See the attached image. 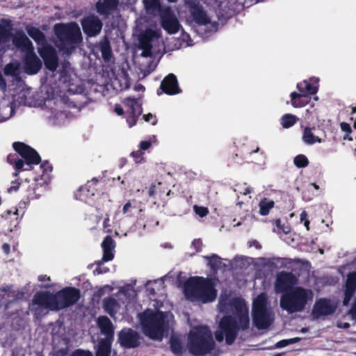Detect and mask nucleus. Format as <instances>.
<instances>
[{
    "instance_id": "nucleus-8",
    "label": "nucleus",
    "mask_w": 356,
    "mask_h": 356,
    "mask_svg": "<svg viewBox=\"0 0 356 356\" xmlns=\"http://www.w3.org/2000/svg\"><path fill=\"white\" fill-rule=\"evenodd\" d=\"M145 334L154 340H161L168 328V322L163 312L151 314L142 321Z\"/></svg>"
},
{
    "instance_id": "nucleus-51",
    "label": "nucleus",
    "mask_w": 356,
    "mask_h": 356,
    "mask_svg": "<svg viewBox=\"0 0 356 356\" xmlns=\"http://www.w3.org/2000/svg\"><path fill=\"white\" fill-rule=\"evenodd\" d=\"M162 184L161 182L158 183V186L152 185L148 191L149 197H154L158 194V188L161 186Z\"/></svg>"
},
{
    "instance_id": "nucleus-42",
    "label": "nucleus",
    "mask_w": 356,
    "mask_h": 356,
    "mask_svg": "<svg viewBox=\"0 0 356 356\" xmlns=\"http://www.w3.org/2000/svg\"><path fill=\"white\" fill-rule=\"evenodd\" d=\"M103 250H115V242L111 236L107 235L102 243Z\"/></svg>"
},
{
    "instance_id": "nucleus-50",
    "label": "nucleus",
    "mask_w": 356,
    "mask_h": 356,
    "mask_svg": "<svg viewBox=\"0 0 356 356\" xmlns=\"http://www.w3.org/2000/svg\"><path fill=\"white\" fill-rule=\"evenodd\" d=\"M70 356H93L92 353L90 350H86L82 349L75 350Z\"/></svg>"
},
{
    "instance_id": "nucleus-11",
    "label": "nucleus",
    "mask_w": 356,
    "mask_h": 356,
    "mask_svg": "<svg viewBox=\"0 0 356 356\" xmlns=\"http://www.w3.org/2000/svg\"><path fill=\"white\" fill-rule=\"evenodd\" d=\"M118 342L124 348H135L140 344V337L136 330L124 327L118 334Z\"/></svg>"
},
{
    "instance_id": "nucleus-19",
    "label": "nucleus",
    "mask_w": 356,
    "mask_h": 356,
    "mask_svg": "<svg viewBox=\"0 0 356 356\" xmlns=\"http://www.w3.org/2000/svg\"><path fill=\"white\" fill-rule=\"evenodd\" d=\"M42 67V62L33 51L26 52L24 58V68L26 74H37Z\"/></svg>"
},
{
    "instance_id": "nucleus-5",
    "label": "nucleus",
    "mask_w": 356,
    "mask_h": 356,
    "mask_svg": "<svg viewBox=\"0 0 356 356\" xmlns=\"http://www.w3.org/2000/svg\"><path fill=\"white\" fill-rule=\"evenodd\" d=\"M312 298L313 293L310 289L298 286L284 293L280 298V305L283 310L293 314L303 311Z\"/></svg>"
},
{
    "instance_id": "nucleus-52",
    "label": "nucleus",
    "mask_w": 356,
    "mask_h": 356,
    "mask_svg": "<svg viewBox=\"0 0 356 356\" xmlns=\"http://www.w3.org/2000/svg\"><path fill=\"white\" fill-rule=\"evenodd\" d=\"M33 186H35V189L34 190V195H36V199L39 198L42 192V186L40 183H38L35 180L34 182L32 183Z\"/></svg>"
},
{
    "instance_id": "nucleus-2",
    "label": "nucleus",
    "mask_w": 356,
    "mask_h": 356,
    "mask_svg": "<svg viewBox=\"0 0 356 356\" xmlns=\"http://www.w3.org/2000/svg\"><path fill=\"white\" fill-rule=\"evenodd\" d=\"M186 347L193 356L213 354L218 356L221 350L216 348L213 334L206 325L197 326L188 334Z\"/></svg>"
},
{
    "instance_id": "nucleus-3",
    "label": "nucleus",
    "mask_w": 356,
    "mask_h": 356,
    "mask_svg": "<svg viewBox=\"0 0 356 356\" xmlns=\"http://www.w3.org/2000/svg\"><path fill=\"white\" fill-rule=\"evenodd\" d=\"M184 293L188 300H200L203 302L213 301L217 291L212 279L195 276L187 279L183 284Z\"/></svg>"
},
{
    "instance_id": "nucleus-61",
    "label": "nucleus",
    "mask_w": 356,
    "mask_h": 356,
    "mask_svg": "<svg viewBox=\"0 0 356 356\" xmlns=\"http://www.w3.org/2000/svg\"><path fill=\"white\" fill-rule=\"evenodd\" d=\"M152 48L142 49L143 51H142L141 56L143 57H145V58L152 56Z\"/></svg>"
},
{
    "instance_id": "nucleus-47",
    "label": "nucleus",
    "mask_w": 356,
    "mask_h": 356,
    "mask_svg": "<svg viewBox=\"0 0 356 356\" xmlns=\"http://www.w3.org/2000/svg\"><path fill=\"white\" fill-rule=\"evenodd\" d=\"M104 261H99L97 262V267L96 269L93 271V273L95 275H99L103 274L108 272L109 268L107 267H104L103 265Z\"/></svg>"
},
{
    "instance_id": "nucleus-1",
    "label": "nucleus",
    "mask_w": 356,
    "mask_h": 356,
    "mask_svg": "<svg viewBox=\"0 0 356 356\" xmlns=\"http://www.w3.org/2000/svg\"><path fill=\"white\" fill-rule=\"evenodd\" d=\"M81 298L79 289L66 286L54 293L49 291H38L32 302L51 311H59L76 304Z\"/></svg>"
},
{
    "instance_id": "nucleus-39",
    "label": "nucleus",
    "mask_w": 356,
    "mask_h": 356,
    "mask_svg": "<svg viewBox=\"0 0 356 356\" xmlns=\"http://www.w3.org/2000/svg\"><path fill=\"white\" fill-rule=\"evenodd\" d=\"M144 4L147 10L159 11L161 13V10L163 9L159 0H144Z\"/></svg>"
},
{
    "instance_id": "nucleus-30",
    "label": "nucleus",
    "mask_w": 356,
    "mask_h": 356,
    "mask_svg": "<svg viewBox=\"0 0 356 356\" xmlns=\"http://www.w3.org/2000/svg\"><path fill=\"white\" fill-rule=\"evenodd\" d=\"M112 341L111 339H101L99 341L95 356H110Z\"/></svg>"
},
{
    "instance_id": "nucleus-29",
    "label": "nucleus",
    "mask_w": 356,
    "mask_h": 356,
    "mask_svg": "<svg viewBox=\"0 0 356 356\" xmlns=\"http://www.w3.org/2000/svg\"><path fill=\"white\" fill-rule=\"evenodd\" d=\"M29 35L38 44L42 47L49 45L45 35L38 28L30 26L26 29Z\"/></svg>"
},
{
    "instance_id": "nucleus-57",
    "label": "nucleus",
    "mask_w": 356,
    "mask_h": 356,
    "mask_svg": "<svg viewBox=\"0 0 356 356\" xmlns=\"http://www.w3.org/2000/svg\"><path fill=\"white\" fill-rule=\"evenodd\" d=\"M20 186H21V184L18 181V180L13 181L11 182L10 187L8 188V191L9 192L16 191H17L19 189Z\"/></svg>"
},
{
    "instance_id": "nucleus-40",
    "label": "nucleus",
    "mask_w": 356,
    "mask_h": 356,
    "mask_svg": "<svg viewBox=\"0 0 356 356\" xmlns=\"http://www.w3.org/2000/svg\"><path fill=\"white\" fill-rule=\"evenodd\" d=\"M309 163V160L305 154H298L293 159V163L298 168L307 167Z\"/></svg>"
},
{
    "instance_id": "nucleus-21",
    "label": "nucleus",
    "mask_w": 356,
    "mask_h": 356,
    "mask_svg": "<svg viewBox=\"0 0 356 356\" xmlns=\"http://www.w3.org/2000/svg\"><path fill=\"white\" fill-rule=\"evenodd\" d=\"M99 180L97 178H92V180L88 181L85 186H81L74 193V197L76 200H86V199L94 196L97 189L95 186Z\"/></svg>"
},
{
    "instance_id": "nucleus-64",
    "label": "nucleus",
    "mask_w": 356,
    "mask_h": 356,
    "mask_svg": "<svg viewBox=\"0 0 356 356\" xmlns=\"http://www.w3.org/2000/svg\"><path fill=\"white\" fill-rule=\"evenodd\" d=\"M289 341L286 339L281 340L276 343V347L282 348L289 345Z\"/></svg>"
},
{
    "instance_id": "nucleus-20",
    "label": "nucleus",
    "mask_w": 356,
    "mask_h": 356,
    "mask_svg": "<svg viewBox=\"0 0 356 356\" xmlns=\"http://www.w3.org/2000/svg\"><path fill=\"white\" fill-rule=\"evenodd\" d=\"M12 42L17 49L25 54L34 49L32 42L22 31H18L15 33Z\"/></svg>"
},
{
    "instance_id": "nucleus-7",
    "label": "nucleus",
    "mask_w": 356,
    "mask_h": 356,
    "mask_svg": "<svg viewBox=\"0 0 356 356\" xmlns=\"http://www.w3.org/2000/svg\"><path fill=\"white\" fill-rule=\"evenodd\" d=\"M240 327L235 318L232 316H223L219 323L218 329L215 332V339L218 342L225 340L227 346L232 345L238 337Z\"/></svg>"
},
{
    "instance_id": "nucleus-6",
    "label": "nucleus",
    "mask_w": 356,
    "mask_h": 356,
    "mask_svg": "<svg viewBox=\"0 0 356 356\" xmlns=\"http://www.w3.org/2000/svg\"><path fill=\"white\" fill-rule=\"evenodd\" d=\"M268 298L265 293H261L252 303V321L259 330L267 329L273 322V317L268 308Z\"/></svg>"
},
{
    "instance_id": "nucleus-15",
    "label": "nucleus",
    "mask_w": 356,
    "mask_h": 356,
    "mask_svg": "<svg viewBox=\"0 0 356 356\" xmlns=\"http://www.w3.org/2000/svg\"><path fill=\"white\" fill-rule=\"evenodd\" d=\"M336 307L330 300L321 298L316 301L314 305L312 315L314 319H318L321 316H326L334 313Z\"/></svg>"
},
{
    "instance_id": "nucleus-55",
    "label": "nucleus",
    "mask_w": 356,
    "mask_h": 356,
    "mask_svg": "<svg viewBox=\"0 0 356 356\" xmlns=\"http://www.w3.org/2000/svg\"><path fill=\"white\" fill-rule=\"evenodd\" d=\"M192 245L197 252H200L202 250V243L200 238L194 239L192 242Z\"/></svg>"
},
{
    "instance_id": "nucleus-32",
    "label": "nucleus",
    "mask_w": 356,
    "mask_h": 356,
    "mask_svg": "<svg viewBox=\"0 0 356 356\" xmlns=\"http://www.w3.org/2000/svg\"><path fill=\"white\" fill-rule=\"evenodd\" d=\"M312 129H314V128H311L309 127H306L304 129L302 139L303 142L307 145H313L316 143H321L322 142L321 138H320L318 136H316L312 133Z\"/></svg>"
},
{
    "instance_id": "nucleus-25",
    "label": "nucleus",
    "mask_w": 356,
    "mask_h": 356,
    "mask_svg": "<svg viewBox=\"0 0 356 356\" xmlns=\"http://www.w3.org/2000/svg\"><path fill=\"white\" fill-rule=\"evenodd\" d=\"M318 79L312 77L309 80H305L298 83L296 86L297 89L300 92L309 97L316 94L318 88Z\"/></svg>"
},
{
    "instance_id": "nucleus-35",
    "label": "nucleus",
    "mask_w": 356,
    "mask_h": 356,
    "mask_svg": "<svg viewBox=\"0 0 356 356\" xmlns=\"http://www.w3.org/2000/svg\"><path fill=\"white\" fill-rule=\"evenodd\" d=\"M275 202L267 198L262 199L259 204V213L261 216H266L268 214L270 210L274 207Z\"/></svg>"
},
{
    "instance_id": "nucleus-27",
    "label": "nucleus",
    "mask_w": 356,
    "mask_h": 356,
    "mask_svg": "<svg viewBox=\"0 0 356 356\" xmlns=\"http://www.w3.org/2000/svg\"><path fill=\"white\" fill-rule=\"evenodd\" d=\"M99 49L101 51L103 60L106 63L110 62L113 58V53L111 42L106 36H104L99 42Z\"/></svg>"
},
{
    "instance_id": "nucleus-44",
    "label": "nucleus",
    "mask_w": 356,
    "mask_h": 356,
    "mask_svg": "<svg viewBox=\"0 0 356 356\" xmlns=\"http://www.w3.org/2000/svg\"><path fill=\"white\" fill-rule=\"evenodd\" d=\"M18 66L10 63L6 65L4 68V73L6 75L14 76L17 74Z\"/></svg>"
},
{
    "instance_id": "nucleus-58",
    "label": "nucleus",
    "mask_w": 356,
    "mask_h": 356,
    "mask_svg": "<svg viewBox=\"0 0 356 356\" xmlns=\"http://www.w3.org/2000/svg\"><path fill=\"white\" fill-rule=\"evenodd\" d=\"M340 127L341 130L346 132L347 134H350L352 131L350 124L347 122H341L340 124Z\"/></svg>"
},
{
    "instance_id": "nucleus-10",
    "label": "nucleus",
    "mask_w": 356,
    "mask_h": 356,
    "mask_svg": "<svg viewBox=\"0 0 356 356\" xmlns=\"http://www.w3.org/2000/svg\"><path fill=\"white\" fill-rule=\"evenodd\" d=\"M160 22L162 28L169 34L176 33L179 30L180 24L170 7L161 10Z\"/></svg>"
},
{
    "instance_id": "nucleus-56",
    "label": "nucleus",
    "mask_w": 356,
    "mask_h": 356,
    "mask_svg": "<svg viewBox=\"0 0 356 356\" xmlns=\"http://www.w3.org/2000/svg\"><path fill=\"white\" fill-rule=\"evenodd\" d=\"M131 154L134 157V159L136 163H139L140 161V160L142 159L143 153L141 152L140 150L134 151L131 152Z\"/></svg>"
},
{
    "instance_id": "nucleus-53",
    "label": "nucleus",
    "mask_w": 356,
    "mask_h": 356,
    "mask_svg": "<svg viewBox=\"0 0 356 356\" xmlns=\"http://www.w3.org/2000/svg\"><path fill=\"white\" fill-rule=\"evenodd\" d=\"M40 168H42L43 172H51L53 170L52 165L47 161H45L44 162H43L41 164Z\"/></svg>"
},
{
    "instance_id": "nucleus-45",
    "label": "nucleus",
    "mask_w": 356,
    "mask_h": 356,
    "mask_svg": "<svg viewBox=\"0 0 356 356\" xmlns=\"http://www.w3.org/2000/svg\"><path fill=\"white\" fill-rule=\"evenodd\" d=\"M193 210L197 215L200 217H205L209 213V209L207 207L195 205Z\"/></svg>"
},
{
    "instance_id": "nucleus-26",
    "label": "nucleus",
    "mask_w": 356,
    "mask_h": 356,
    "mask_svg": "<svg viewBox=\"0 0 356 356\" xmlns=\"http://www.w3.org/2000/svg\"><path fill=\"white\" fill-rule=\"evenodd\" d=\"M97 322L102 333L106 336L105 339L113 340L114 330L111 320L107 316H104L99 317Z\"/></svg>"
},
{
    "instance_id": "nucleus-62",
    "label": "nucleus",
    "mask_w": 356,
    "mask_h": 356,
    "mask_svg": "<svg viewBox=\"0 0 356 356\" xmlns=\"http://www.w3.org/2000/svg\"><path fill=\"white\" fill-rule=\"evenodd\" d=\"M249 246L250 247L254 246L257 249H261V245L257 240H252V241H250L249 242Z\"/></svg>"
},
{
    "instance_id": "nucleus-28",
    "label": "nucleus",
    "mask_w": 356,
    "mask_h": 356,
    "mask_svg": "<svg viewBox=\"0 0 356 356\" xmlns=\"http://www.w3.org/2000/svg\"><path fill=\"white\" fill-rule=\"evenodd\" d=\"M291 105L295 108L306 106L311 100V97L302 92H292L290 95Z\"/></svg>"
},
{
    "instance_id": "nucleus-36",
    "label": "nucleus",
    "mask_w": 356,
    "mask_h": 356,
    "mask_svg": "<svg viewBox=\"0 0 356 356\" xmlns=\"http://www.w3.org/2000/svg\"><path fill=\"white\" fill-rule=\"evenodd\" d=\"M298 120V118L293 114H285L282 116L280 119V123L283 128L289 129L293 126L297 121Z\"/></svg>"
},
{
    "instance_id": "nucleus-49",
    "label": "nucleus",
    "mask_w": 356,
    "mask_h": 356,
    "mask_svg": "<svg viewBox=\"0 0 356 356\" xmlns=\"http://www.w3.org/2000/svg\"><path fill=\"white\" fill-rule=\"evenodd\" d=\"M231 305L233 308H234L236 311H240L242 309L244 304L242 300L239 298H234L232 299Z\"/></svg>"
},
{
    "instance_id": "nucleus-18",
    "label": "nucleus",
    "mask_w": 356,
    "mask_h": 356,
    "mask_svg": "<svg viewBox=\"0 0 356 356\" xmlns=\"http://www.w3.org/2000/svg\"><path fill=\"white\" fill-rule=\"evenodd\" d=\"M119 4V0H98L95 5L96 10L104 19H108L118 10Z\"/></svg>"
},
{
    "instance_id": "nucleus-24",
    "label": "nucleus",
    "mask_w": 356,
    "mask_h": 356,
    "mask_svg": "<svg viewBox=\"0 0 356 356\" xmlns=\"http://www.w3.org/2000/svg\"><path fill=\"white\" fill-rule=\"evenodd\" d=\"M191 15L194 22L199 25H207L210 23L207 13L198 4L193 3L190 6Z\"/></svg>"
},
{
    "instance_id": "nucleus-60",
    "label": "nucleus",
    "mask_w": 356,
    "mask_h": 356,
    "mask_svg": "<svg viewBox=\"0 0 356 356\" xmlns=\"http://www.w3.org/2000/svg\"><path fill=\"white\" fill-rule=\"evenodd\" d=\"M151 146V142L148 140H143L140 143V148L142 150H147Z\"/></svg>"
},
{
    "instance_id": "nucleus-4",
    "label": "nucleus",
    "mask_w": 356,
    "mask_h": 356,
    "mask_svg": "<svg viewBox=\"0 0 356 356\" xmlns=\"http://www.w3.org/2000/svg\"><path fill=\"white\" fill-rule=\"evenodd\" d=\"M54 32L57 47L67 54H72L83 41L81 29L75 22L57 23L54 26Z\"/></svg>"
},
{
    "instance_id": "nucleus-31",
    "label": "nucleus",
    "mask_w": 356,
    "mask_h": 356,
    "mask_svg": "<svg viewBox=\"0 0 356 356\" xmlns=\"http://www.w3.org/2000/svg\"><path fill=\"white\" fill-rule=\"evenodd\" d=\"M170 349L176 356H181L184 352V346L181 339L175 336H171L169 340Z\"/></svg>"
},
{
    "instance_id": "nucleus-54",
    "label": "nucleus",
    "mask_w": 356,
    "mask_h": 356,
    "mask_svg": "<svg viewBox=\"0 0 356 356\" xmlns=\"http://www.w3.org/2000/svg\"><path fill=\"white\" fill-rule=\"evenodd\" d=\"M9 31L0 25V42H2L9 35Z\"/></svg>"
},
{
    "instance_id": "nucleus-48",
    "label": "nucleus",
    "mask_w": 356,
    "mask_h": 356,
    "mask_svg": "<svg viewBox=\"0 0 356 356\" xmlns=\"http://www.w3.org/2000/svg\"><path fill=\"white\" fill-rule=\"evenodd\" d=\"M115 250H103L102 260L104 261H109L114 258Z\"/></svg>"
},
{
    "instance_id": "nucleus-41",
    "label": "nucleus",
    "mask_w": 356,
    "mask_h": 356,
    "mask_svg": "<svg viewBox=\"0 0 356 356\" xmlns=\"http://www.w3.org/2000/svg\"><path fill=\"white\" fill-rule=\"evenodd\" d=\"M238 324L240 330H245L248 329L250 325V319L247 312L241 313L238 315Z\"/></svg>"
},
{
    "instance_id": "nucleus-13",
    "label": "nucleus",
    "mask_w": 356,
    "mask_h": 356,
    "mask_svg": "<svg viewBox=\"0 0 356 356\" xmlns=\"http://www.w3.org/2000/svg\"><path fill=\"white\" fill-rule=\"evenodd\" d=\"M38 51L45 67L51 72L55 71L58 66V58L55 49L49 44L41 47Z\"/></svg>"
},
{
    "instance_id": "nucleus-9",
    "label": "nucleus",
    "mask_w": 356,
    "mask_h": 356,
    "mask_svg": "<svg viewBox=\"0 0 356 356\" xmlns=\"http://www.w3.org/2000/svg\"><path fill=\"white\" fill-rule=\"evenodd\" d=\"M13 148L24 161L23 170H31L33 165H38L41 162V157L36 150L23 142L13 143Z\"/></svg>"
},
{
    "instance_id": "nucleus-34",
    "label": "nucleus",
    "mask_w": 356,
    "mask_h": 356,
    "mask_svg": "<svg viewBox=\"0 0 356 356\" xmlns=\"http://www.w3.org/2000/svg\"><path fill=\"white\" fill-rule=\"evenodd\" d=\"M7 161L10 165H14L17 171L23 170L24 167V161L22 159H19L17 154H10L7 156Z\"/></svg>"
},
{
    "instance_id": "nucleus-33",
    "label": "nucleus",
    "mask_w": 356,
    "mask_h": 356,
    "mask_svg": "<svg viewBox=\"0 0 356 356\" xmlns=\"http://www.w3.org/2000/svg\"><path fill=\"white\" fill-rule=\"evenodd\" d=\"M118 301L114 298H107L103 301V307L105 312L111 317H114L117 313Z\"/></svg>"
},
{
    "instance_id": "nucleus-38",
    "label": "nucleus",
    "mask_w": 356,
    "mask_h": 356,
    "mask_svg": "<svg viewBox=\"0 0 356 356\" xmlns=\"http://www.w3.org/2000/svg\"><path fill=\"white\" fill-rule=\"evenodd\" d=\"M204 258L208 260V265L213 272L217 271L222 264L220 257L215 254H213L211 256H206Z\"/></svg>"
},
{
    "instance_id": "nucleus-43",
    "label": "nucleus",
    "mask_w": 356,
    "mask_h": 356,
    "mask_svg": "<svg viewBox=\"0 0 356 356\" xmlns=\"http://www.w3.org/2000/svg\"><path fill=\"white\" fill-rule=\"evenodd\" d=\"M140 46L141 49L152 48V38L149 35H145L140 38Z\"/></svg>"
},
{
    "instance_id": "nucleus-46",
    "label": "nucleus",
    "mask_w": 356,
    "mask_h": 356,
    "mask_svg": "<svg viewBox=\"0 0 356 356\" xmlns=\"http://www.w3.org/2000/svg\"><path fill=\"white\" fill-rule=\"evenodd\" d=\"M275 224L279 231H282L284 234H288L291 232V227L289 225H286L285 224H282L280 219L275 220Z\"/></svg>"
},
{
    "instance_id": "nucleus-23",
    "label": "nucleus",
    "mask_w": 356,
    "mask_h": 356,
    "mask_svg": "<svg viewBox=\"0 0 356 356\" xmlns=\"http://www.w3.org/2000/svg\"><path fill=\"white\" fill-rule=\"evenodd\" d=\"M24 292L13 290L12 285L0 286V298L1 300H8L6 305H9L17 300L22 299Z\"/></svg>"
},
{
    "instance_id": "nucleus-37",
    "label": "nucleus",
    "mask_w": 356,
    "mask_h": 356,
    "mask_svg": "<svg viewBox=\"0 0 356 356\" xmlns=\"http://www.w3.org/2000/svg\"><path fill=\"white\" fill-rule=\"evenodd\" d=\"M22 187L26 189V195L22 200V202L24 204H29L31 200L36 199V195H34L35 186H33V184L31 183L27 186H26L25 184H22Z\"/></svg>"
},
{
    "instance_id": "nucleus-63",
    "label": "nucleus",
    "mask_w": 356,
    "mask_h": 356,
    "mask_svg": "<svg viewBox=\"0 0 356 356\" xmlns=\"http://www.w3.org/2000/svg\"><path fill=\"white\" fill-rule=\"evenodd\" d=\"M115 112L118 115H122L124 114V109L121 107V106L118 105V104H116L115 106Z\"/></svg>"
},
{
    "instance_id": "nucleus-22",
    "label": "nucleus",
    "mask_w": 356,
    "mask_h": 356,
    "mask_svg": "<svg viewBox=\"0 0 356 356\" xmlns=\"http://www.w3.org/2000/svg\"><path fill=\"white\" fill-rule=\"evenodd\" d=\"M356 290V272H350L348 274L345 283L344 298L343 305L347 306L354 296Z\"/></svg>"
},
{
    "instance_id": "nucleus-17",
    "label": "nucleus",
    "mask_w": 356,
    "mask_h": 356,
    "mask_svg": "<svg viewBox=\"0 0 356 356\" xmlns=\"http://www.w3.org/2000/svg\"><path fill=\"white\" fill-rule=\"evenodd\" d=\"M124 104L130 109V113L127 117V122L129 127H132L136 124L138 116L142 113L141 104H139L137 99L131 97L126 98Z\"/></svg>"
},
{
    "instance_id": "nucleus-14",
    "label": "nucleus",
    "mask_w": 356,
    "mask_h": 356,
    "mask_svg": "<svg viewBox=\"0 0 356 356\" xmlns=\"http://www.w3.org/2000/svg\"><path fill=\"white\" fill-rule=\"evenodd\" d=\"M297 279L292 273L282 271L280 273L276 278L275 289L277 293H286L292 289L296 284Z\"/></svg>"
},
{
    "instance_id": "nucleus-12",
    "label": "nucleus",
    "mask_w": 356,
    "mask_h": 356,
    "mask_svg": "<svg viewBox=\"0 0 356 356\" xmlns=\"http://www.w3.org/2000/svg\"><path fill=\"white\" fill-rule=\"evenodd\" d=\"M81 25L88 37H95L101 33L103 23L97 15H90L81 19Z\"/></svg>"
},
{
    "instance_id": "nucleus-59",
    "label": "nucleus",
    "mask_w": 356,
    "mask_h": 356,
    "mask_svg": "<svg viewBox=\"0 0 356 356\" xmlns=\"http://www.w3.org/2000/svg\"><path fill=\"white\" fill-rule=\"evenodd\" d=\"M143 118L146 122H150L152 119H154V121L152 122V124L155 125L156 124V120L155 116H154L152 113H148L147 115H143Z\"/></svg>"
},
{
    "instance_id": "nucleus-16",
    "label": "nucleus",
    "mask_w": 356,
    "mask_h": 356,
    "mask_svg": "<svg viewBox=\"0 0 356 356\" xmlns=\"http://www.w3.org/2000/svg\"><path fill=\"white\" fill-rule=\"evenodd\" d=\"M159 89L161 92L157 91L161 95L163 92L168 95H175L181 92L179 87L177 79L174 74H169L161 81Z\"/></svg>"
}]
</instances>
